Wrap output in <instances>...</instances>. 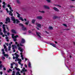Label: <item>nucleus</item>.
Wrapping results in <instances>:
<instances>
[{
	"instance_id": "nucleus-28",
	"label": "nucleus",
	"mask_w": 75,
	"mask_h": 75,
	"mask_svg": "<svg viewBox=\"0 0 75 75\" xmlns=\"http://www.w3.org/2000/svg\"><path fill=\"white\" fill-rule=\"evenodd\" d=\"M29 21H27V22H26L25 24L26 25H28V23H29Z\"/></svg>"
},
{
	"instance_id": "nucleus-57",
	"label": "nucleus",
	"mask_w": 75,
	"mask_h": 75,
	"mask_svg": "<svg viewBox=\"0 0 75 75\" xmlns=\"http://www.w3.org/2000/svg\"><path fill=\"white\" fill-rule=\"evenodd\" d=\"M17 1L18 3H20V1H19L17 0Z\"/></svg>"
},
{
	"instance_id": "nucleus-64",
	"label": "nucleus",
	"mask_w": 75,
	"mask_h": 75,
	"mask_svg": "<svg viewBox=\"0 0 75 75\" xmlns=\"http://www.w3.org/2000/svg\"><path fill=\"white\" fill-rule=\"evenodd\" d=\"M3 33H0V35H3Z\"/></svg>"
},
{
	"instance_id": "nucleus-7",
	"label": "nucleus",
	"mask_w": 75,
	"mask_h": 75,
	"mask_svg": "<svg viewBox=\"0 0 75 75\" xmlns=\"http://www.w3.org/2000/svg\"><path fill=\"white\" fill-rule=\"evenodd\" d=\"M53 8V9H54V11H57V12H59V9L55 7H54Z\"/></svg>"
},
{
	"instance_id": "nucleus-49",
	"label": "nucleus",
	"mask_w": 75,
	"mask_h": 75,
	"mask_svg": "<svg viewBox=\"0 0 75 75\" xmlns=\"http://www.w3.org/2000/svg\"><path fill=\"white\" fill-rule=\"evenodd\" d=\"M0 74L1 75H2L3 74V72L2 71H0Z\"/></svg>"
},
{
	"instance_id": "nucleus-2",
	"label": "nucleus",
	"mask_w": 75,
	"mask_h": 75,
	"mask_svg": "<svg viewBox=\"0 0 75 75\" xmlns=\"http://www.w3.org/2000/svg\"><path fill=\"white\" fill-rule=\"evenodd\" d=\"M25 42V39L23 38H22L21 39V43H20V45L21 46H23L24 45H23L21 44H24Z\"/></svg>"
},
{
	"instance_id": "nucleus-32",
	"label": "nucleus",
	"mask_w": 75,
	"mask_h": 75,
	"mask_svg": "<svg viewBox=\"0 0 75 75\" xmlns=\"http://www.w3.org/2000/svg\"><path fill=\"white\" fill-rule=\"evenodd\" d=\"M15 75V71H13V74H12V75Z\"/></svg>"
},
{
	"instance_id": "nucleus-56",
	"label": "nucleus",
	"mask_w": 75,
	"mask_h": 75,
	"mask_svg": "<svg viewBox=\"0 0 75 75\" xmlns=\"http://www.w3.org/2000/svg\"><path fill=\"white\" fill-rule=\"evenodd\" d=\"M15 58H16V57L14 56L13 57V59H15Z\"/></svg>"
},
{
	"instance_id": "nucleus-40",
	"label": "nucleus",
	"mask_w": 75,
	"mask_h": 75,
	"mask_svg": "<svg viewBox=\"0 0 75 75\" xmlns=\"http://www.w3.org/2000/svg\"><path fill=\"white\" fill-rule=\"evenodd\" d=\"M14 36V34H12V38H13V36Z\"/></svg>"
},
{
	"instance_id": "nucleus-27",
	"label": "nucleus",
	"mask_w": 75,
	"mask_h": 75,
	"mask_svg": "<svg viewBox=\"0 0 75 75\" xmlns=\"http://www.w3.org/2000/svg\"><path fill=\"white\" fill-rule=\"evenodd\" d=\"M17 60L18 61H19V62H21V59H20L19 58Z\"/></svg>"
},
{
	"instance_id": "nucleus-26",
	"label": "nucleus",
	"mask_w": 75,
	"mask_h": 75,
	"mask_svg": "<svg viewBox=\"0 0 75 75\" xmlns=\"http://www.w3.org/2000/svg\"><path fill=\"white\" fill-rule=\"evenodd\" d=\"M39 12H40V13H45V11H39Z\"/></svg>"
},
{
	"instance_id": "nucleus-6",
	"label": "nucleus",
	"mask_w": 75,
	"mask_h": 75,
	"mask_svg": "<svg viewBox=\"0 0 75 75\" xmlns=\"http://www.w3.org/2000/svg\"><path fill=\"white\" fill-rule=\"evenodd\" d=\"M43 7L45 9H48V10H50V7L44 5Z\"/></svg>"
},
{
	"instance_id": "nucleus-14",
	"label": "nucleus",
	"mask_w": 75,
	"mask_h": 75,
	"mask_svg": "<svg viewBox=\"0 0 75 75\" xmlns=\"http://www.w3.org/2000/svg\"><path fill=\"white\" fill-rule=\"evenodd\" d=\"M11 31L13 33H14V34H16V31L13 29H12L11 30Z\"/></svg>"
},
{
	"instance_id": "nucleus-60",
	"label": "nucleus",
	"mask_w": 75,
	"mask_h": 75,
	"mask_svg": "<svg viewBox=\"0 0 75 75\" xmlns=\"http://www.w3.org/2000/svg\"><path fill=\"white\" fill-rule=\"evenodd\" d=\"M7 72H8V73H10V70H7Z\"/></svg>"
},
{
	"instance_id": "nucleus-44",
	"label": "nucleus",
	"mask_w": 75,
	"mask_h": 75,
	"mask_svg": "<svg viewBox=\"0 0 75 75\" xmlns=\"http://www.w3.org/2000/svg\"><path fill=\"white\" fill-rule=\"evenodd\" d=\"M15 65L16 67H18V64H15Z\"/></svg>"
},
{
	"instance_id": "nucleus-52",
	"label": "nucleus",
	"mask_w": 75,
	"mask_h": 75,
	"mask_svg": "<svg viewBox=\"0 0 75 75\" xmlns=\"http://www.w3.org/2000/svg\"><path fill=\"white\" fill-rule=\"evenodd\" d=\"M2 54H4H4H5V52H3Z\"/></svg>"
},
{
	"instance_id": "nucleus-61",
	"label": "nucleus",
	"mask_w": 75,
	"mask_h": 75,
	"mask_svg": "<svg viewBox=\"0 0 75 75\" xmlns=\"http://www.w3.org/2000/svg\"><path fill=\"white\" fill-rule=\"evenodd\" d=\"M6 40H7V39H8V37H6Z\"/></svg>"
},
{
	"instance_id": "nucleus-62",
	"label": "nucleus",
	"mask_w": 75,
	"mask_h": 75,
	"mask_svg": "<svg viewBox=\"0 0 75 75\" xmlns=\"http://www.w3.org/2000/svg\"><path fill=\"white\" fill-rule=\"evenodd\" d=\"M11 66H13V63H11Z\"/></svg>"
},
{
	"instance_id": "nucleus-33",
	"label": "nucleus",
	"mask_w": 75,
	"mask_h": 75,
	"mask_svg": "<svg viewBox=\"0 0 75 75\" xmlns=\"http://www.w3.org/2000/svg\"><path fill=\"white\" fill-rule=\"evenodd\" d=\"M15 38H17L18 37V35H16L15 37H14Z\"/></svg>"
},
{
	"instance_id": "nucleus-3",
	"label": "nucleus",
	"mask_w": 75,
	"mask_h": 75,
	"mask_svg": "<svg viewBox=\"0 0 75 75\" xmlns=\"http://www.w3.org/2000/svg\"><path fill=\"white\" fill-rule=\"evenodd\" d=\"M11 18L12 21H13V23H14L15 24L16 23V18L12 16L11 17Z\"/></svg>"
},
{
	"instance_id": "nucleus-12",
	"label": "nucleus",
	"mask_w": 75,
	"mask_h": 75,
	"mask_svg": "<svg viewBox=\"0 0 75 75\" xmlns=\"http://www.w3.org/2000/svg\"><path fill=\"white\" fill-rule=\"evenodd\" d=\"M58 18V16H54L53 17V20H56V19Z\"/></svg>"
},
{
	"instance_id": "nucleus-47",
	"label": "nucleus",
	"mask_w": 75,
	"mask_h": 75,
	"mask_svg": "<svg viewBox=\"0 0 75 75\" xmlns=\"http://www.w3.org/2000/svg\"><path fill=\"white\" fill-rule=\"evenodd\" d=\"M63 25H64V26L65 27H67V25L65 24H63Z\"/></svg>"
},
{
	"instance_id": "nucleus-37",
	"label": "nucleus",
	"mask_w": 75,
	"mask_h": 75,
	"mask_svg": "<svg viewBox=\"0 0 75 75\" xmlns=\"http://www.w3.org/2000/svg\"><path fill=\"white\" fill-rule=\"evenodd\" d=\"M15 58H16V60H17L18 59V57L16 56L15 57Z\"/></svg>"
},
{
	"instance_id": "nucleus-38",
	"label": "nucleus",
	"mask_w": 75,
	"mask_h": 75,
	"mask_svg": "<svg viewBox=\"0 0 75 75\" xmlns=\"http://www.w3.org/2000/svg\"><path fill=\"white\" fill-rule=\"evenodd\" d=\"M2 4H4V5H6V3H5V2H4V1L3 2Z\"/></svg>"
},
{
	"instance_id": "nucleus-63",
	"label": "nucleus",
	"mask_w": 75,
	"mask_h": 75,
	"mask_svg": "<svg viewBox=\"0 0 75 75\" xmlns=\"http://www.w3.org/2000/svg\"><path fill=\"white\" fill-rule=\"evenodd\" d=\"M15 44L16 45L18 44V42H15Z\"/></svg>"
},
{
	"instance_id": "nucleus-55",
	"label": "nucleus",
	"mask_w": 75,
	"mask_h": 75,
	"mask_svg": "<svg viewBox=\"0 0 75 75\" xmlns=\"http://www.w3.org/2000/svg\"><path fill=\"white\" fill-rule=\"evenodd\" d=\"M2 51H3V52L4 51V49H2Z\"/></svg>"
},
{
	"instance_id": "nucleus-16",
	"label": "nucleus",
	"mask_w": 75,
	"mask_h": 75,
	"mask_svg": "<svg viewBox=\"0 0 75 75\" xmlns=\"http://www.w3.org/2000/svg\"><path fill=\"white\" fill-rule=\"evenodd\" d=\"M28 67L29 68H31V63L29 62L28 64Z\"/></svg>"
},
{
	"instance_id": "nucleus-39",
	"label": "nucleus",
	"mask_w": 75,
	"mask_h": 75,
	"mask_svg": "<svg viewBox=\"0 0 75 75\" xmlns=\"http://www.w3.org/2000/svg\"><path fill=\"white\" fill-rule=\"evenodd\" d=\"M28 32L29 33H32V31H31L30 30H29Z\"/></svg>"
},
{
	"instance_id": "nucleus-45",
	"label": "nucleus",
	"mask_w": 75,
	"mask_h": 75,
	"mask_svg": "<svg viewBox=\"0 0 75 75\" xmlns=\"http://www.w3.org/2000/svg\"><path fill=\"white\" fill-rule=\"evenodd\" d=\"M11 6H10V5H7V7H10Z\"/></svg>"
},
{
	"instance_id": "nucleus-59",
	"label": "nucleus",
	"mask_w": 75,
	"mask_h": 75,
	"mask_svg": "<svg viewBox=\"0 0 75 75\" xmlns=\"http://www.w3.org/2000/svg\"><path fill=\"white\" fill-rule=\"evenodd\" d=\"M3 23L2 22H1L0 23V24L1 25H2V24H3Z\"/></svg>"
},
{
	"instance_id": "nucleus-22",
	"label": "nucleus",
	"mask_w": 75,
	"mask_h": 75,
	"mask_svg": "<svg viewBox=\"0 0 75 75\" xmlns=\"http://www.w3.org/2000/svg\"><path fill=\"white\" fill-rule=\"evenodd\" d=\"M19 25H20V26H21L22 27H24V25L22 23H18Z\"/></svg>"
},
{
	"instance_id": "nucleus-30",
	"label": "nucleus",
	"mask_w": 75,
	"mask_h": 75,
	"mask_svg": "<svg viewBox=\"0 0 75 75\" xmlns=\"http://www.w3.org/2000/svg\"><path fill=\"white\" fill-rule=\"evenodd\" d=\"M13 38L14 41H17V40L16 39V38H14V37Z\"/></svg>"
},
{
	"instance_id": "nucleus-4",
	"label": "nucleus",
	"mask_w": 75,
	"mask_h": 75,
	"mask_svg": "<svg viewBox=\"0 0 75 75\" xmlns=\"http://www.w3.org/2000/svg\"><path fill=\"white\" fill-rule=\"evenodd\" d=\"M2 28L4 30L3 32L4 33H7V32L6 31V28L5 27V25L3 24L2 25Z\"/></svg>"
},
{
	"instance_id": "nucleus-15",
	"label": "nucleus",
	"mask_w": 75,
	"mask_h": 75,
	"mask_svg": "<svg viewBox=\"0 0 75 75\" xmlns=\"http://www.w3.org/2000/svg\"><path fill=\"white\" fill-rule=\"evenodd\" d=\"M50 45H52L53 47H56V46H55V44H53L52 43H50Z\"/></svg>"
},
{
	"instance_id": "nucleus-29",
	"label": "nucleus",
	"mask_w": 75,
	"mask_h": 75,
	"mask_svg": "<svg viewBox=\"0 0 75 75\" xmlns=\"http://www.w3.org/2000/svg\"><path fill=\"white\" fill-rule=\"evenodd\" d=\"M16 21L17 23H20V22L18 21V20L16 19Z\"/></svg>"
},
{
	"instance_id": "nucleus-23",
	"label": "nucleus",
	"mask_w": 75,
	"mask_h": 75,
	"mask_svg": "<svg viewBox=\"0 0 75 75\" xmlns=\"http://www.w3.org/2000/svg\"><path fill=\"white\" fill-rule=\"evenodd\" d=\"M19 19L20 20H21L22 21H24V19H23L22 17H20Z\"/></svg>"
},
{
	"instance_id": "nucleus-31",
	"label": "nucleus",
	"mask_w": 75,
	"mask_h": 75,
	"mask_svg": "<svg viewBox=\"0 0 75 75\" xmlns=\"http://www.w3.org/2000/svg\"><path fill=\"white\" fill-rule=\"evenodd\" d=\"M4 49H6V48H7V47H6V45H4Z\"/></svg>"
},
{
	"instance_id": "nucleus-17",
	"label": "nucleus",
	"mask_w": 75,
	"mask_h": 75,
	"mask_svg": "<svg viewBox=\"0 0 75 75\" xmlns=\"http://www.w3.org/2000/svg\"><path fill=\"white\" fill-rule=\"evenodd\" d=\"M36 21L35 20L33 19L32 20V23L33 24H35V22Z\"/></svg>"
},
{
	"instance_id": "nucleus-5",
	"label": "nucleus",
	"mask_w": 75,
	"mask_h": 75,
	"mask_svg": "<svg viewBox=\"0 0 75 75\" xmlns=\"http://www.w3.org/2000/svg\"><path fill=\"white\" fill-rule=\"evenodd\" d=\"M36 35H37L38 36V37H39V38H41V37L40 36V35H41V33H40V32H36Z\"/></svg>"
},
{
	"instance_id": "nucleus-42",
	"label": "nucleus",
	"mask_w": 75,
	"mask_h": 75,
	"mask_svg": "<svg viewBox=\"0 0 75 75\" xmlns=\"http://www.w3.org/2000/svg\"><path fill=\"white\" fill-rule=\"evenodd\" d=\"M2 7L4 8H5V5H3L2 6Z\"/></svg>"
},
{
	"instance_id": "nucleus-11",
	"label": "nucleus",
	"mask_w": 75,
	"mask_h": 75,
	"mask_svg": "<svg viewBox=\"0 0 75 75\" xmlns=\"http://www.w3.org/2000/svg\"><path fill=\"white\" fill-rule=\"evenodd\" d=\"M6 21H8V23H10V19L9 18H6Z\"/></svg>"
},
{
	"instance_id": "nucleus-51",
	"label": "nucleus",
	"mask_w": 75,
	"mask_h": 75,
	"mask_svg": "<svg viewBox=\"0 0 75 75\" xmlns=\"http://www.w3.org/2000/svg\"><path fill=\"white\" fill-rule=\"evenodd\" d=\"M20 14H19V15H18L17 17L18 18L20 17Z\"/></svg>"
},
{
	"instance_id": "nucleus-48",
	"label": "nucleus",
	"mask_w": 75,
	"mask_h": 75,
	"mask_svg": "<svg viewBox=\"0 0 75 75\" xmlns=\"http://www.w3.org/2000/svg\"><path fill=\"white\" fill-rule=\"evenodd\" d=\"M18 64H19V65H21V62H18Z\"/></svg>"
},
{
	"instance_id": "nucleus-54",
	"label": "nucleus",
	"mask_w": 75,
	"mask_h": 75,
	"mask_svg": "<svg viewBox=\"0 0 75 75\" xmlns=\"http://www.w3.org/2000/svg\"><path fill=\"white\" fill-rule=\"evenodd\" d=\"M25 68H27V65L25 64Z\"/></svg>"
},
{
	"instance_id": "nucleus-8",
	"label": "nucleus",
	"mask_w": 75,
	"mask_h": 75,
	"mask_svg": "<svg viewBox=\"0 0 75 75\" xmlns=\"http://www.w3.org/2000/svg\"><path fill=\"white\" fill-rule=\"evenodd\" d=\"M53 8V9H54V11H57V12H59V9L55 7H54Z\"/></svg>"
},
{
	"instance_id": "nucleus-10",
	"label": "nucleus",
	"mask_w": 75,
	"mask_h": 75,
	"mask_svg": "<svg viewBox=\"0 0 75 75\" xmlns=\"http://www.w3.org/2000/svg\"><path fill=\"white\" fill-rule=\"evenodd\" d=\"M36 18L38 19V20H41L42 19V16H37Z\"/></svg>"
},
{
	"instance_id": "nucleus-58",
	"label": "nucleus",
	"mask_w": 75,
	"mask_h": 75,
	"mask_svg": "<svg viewBox=\"0 0 75 75\" xmlns=\"http://www.w3.org/2000/svg\"><path fill=\"white\" fill-rule=\"evenodd\" d=\"M9 71H11V72L12 71V70L11 69H9Z\"/></svg>"
},
{
	"instance_id": "nucleus-24",
	"label": "nucleus",
	"mask_w": 75,
	"mask_h": 75,
	"mask_svg": "<svg viewBox=\"0 0 75 75\" xmlns=\"http://www.w3.org/2000/svg\"><path fill=\"white\" fill-rule=\"evenodd\" d=\"M25 67H23V69H22V71H23V72H25Z\"/></svg>"
},
{
	"instance_id": "nucleus-18",
	"label": "nucleus",
	"mask_w": 75,
	"mask_h": 75,
	"mask_svg": "<svg viewBox=\"0 0 75 75\" xmlns=\"http://www.w3.org/2000/svg\"><path fill=\"white\" fill-rule=\"evenodd\" d=\"M15 69L17 70V71H20V69L18 68H17L16 67H15Z\"/></svg>"
},
{
	"instance_id": "nucleus-13",
	"label": "nucleus",
	"mask_w": 75,
	"mask_h": 75,
	"mask_svg": "<svg viewBox=\"0 0 75 75\" xmlns=\"http://www.w3.org/2000/svg\"><path fill=\"white\" fill-rule=\"evenodd\" d=\"M22 30H23V31H25L27 30V28L24 27H23L22 28Z\"/></svg>"
},
{
	"instance_id": "nucleus-9",
	"label": "nucleus",
	"mask_w": 75,
	"mask_h": 75,
	"mask_svg": "<svg viewBox=\"0 0 75 75\" xmlns=\"http://www.w3.org/2000/svg\"><path fill=\"white\" fill-rule=\"evenodd\" d=\"M36 24L37 25L38 27L40 28H41V24H38V23H36Z\"/></svg>"
},
{
	"instance_id": "nucleus-20",
	"label": "nucleus",
	"mask_w": 75,
	"mask_h": 75,
	"mask_svg": "<svg viewBox=\"0 0 75 75\" xmlns=\"http://www.w3.org/2000/svg\"><path fill=\"white\" fill-rule=\"evenodd\" d=\"M61 53L62 55H65V53H64V51H61Z\"/></svg>"
},
{
	"instance_id": "nucleus-1",
	"label": "nucleus",
	"mask_w": 75,
	"mask_h": 75,
	"mask_svg": "<svg viewBox=\"0 0 75 75\" xmlns=\"http://www.w3.org/2000/svg\"><path fill=\"white\" fill-rule=\"evenodd\" d=\"M17 46L18 47V50H19L21 52H23V49L21 47H20V45L19 44H17Z\"/></svg>"
},
{
	"instance_id": "nucleus-25",
	"label": "nucleus",
	"mask_w": 75,
	"mask_h": 75,
	"mask_svg": "<svg viewBox=\"0 0 75 75\" xmlns=\"http://www.w3.org/2000/svg\"><path fill=\"white\" fill-rule=\"evenodd\" d=\"M4 57H8L9 55H8V54H4Z\"/></svg>"
},
{
	"instance_id": "nucleus-36",
	"label": "nucleus",
	"mask_w": 75,
	"mask_h": 75,
	"mask_svg": "<svg viewBox=\"0 0 75 75\" xmlns=\"http://www.w3.org/2000/svg\"><path fill=\"white\" fill-rule=\"evenodd\" d=\"M16 57H19V55L18 54H16Z\"/></svg>"
},
{
	"instance_id": "nucleus-41",
	"label": "nucleus",
	"mask_w": 75,
	"mask_h": 75,
	"mask_svg": "<svg viewBox=\"0 0 75 75\" xmlns=\"http://www.w3.org/2000/svg\"><path fill=\"white\" fill-rule=\"evenodd\" d=\"M2 59H3H3H5V57H2Z\"/></svg>"
},
{
	"instance_id": "nucleus-19",
	"label": "nucleus",
	"mask_w": 75,
	"mask_h": 75,
	"mask_svg": "<svg viewBox=\"0 0 75 75\" xmlns=\"http://www.w3.org/2000/svg\"><path fill=\"white\" fill-rule=\"evenodd\" d=\"M2 67L3 68L4 67V66L1 64L0 65V69H1V68H2Z\"/></svg>"
},
{
	"instance_id": "nucleus-43",
	"label": "nucleus",
	"mask_w": 75,
	"mask_h": 75,
	"mask_svg": "<svg viewBox=\"0 0 75 75\" xmlns=\"http://www.w3.org/2000/svg\"><path fill=\"white\" fill-rule=\"evenodd\" d=\"M56 6H58V7H61V6H59V5H56Z\"/></svg>"
},
{
	"instance_id": "nucleus-53",
	"label": "nucleus",
	"mask_w": 75,
	"mask_h": 75,
	"mask_svg": "<svg viewBox=\"0 0 75 75\" xmlns=\"http://www.w3.org/2000/svg\"><path fill=\"white\" fill-rule=\"evenodd\" d=\"M3 69L4 71H6V68H5V67H4L3 68Z\"/></svg>"
},
{
	"instance_id": "nucleus-46",
	"label": "nucleus",
	"mask_w": 75,
	"mask_h": 75,
	"mask_svg": "<svg viewBox=\"0 0 75 75\" xmlns=\"http://www.w3.org/2000/svg\"><path fill=\"white\" fill-rule=\"evenodd\" d=\"M6 45L7 46H8V43H5Z\"/></svg>"
},
{
	"instance_id": "nucleus-34",
	"label": "nucleus",
	"mask_w": 75,
	"mask_h": 75,
	"mask_svg": "<svg viewBox=\"0 0 75 75\" xmlns=\"http://www.w3.org/2000/svg\"><path fill=\"white\" fill-rule=\"evenodd\" d=\"M46 1L48 2V3H50V2H51V1L50 0H46Z\"/></svg>"
},
{
	"instance_id": "nucleus-35",
	"label": "nucleus",
	"mask_w": 75,
	"mask_h": 75,
	"mask_svg": "<svg viewBox=\"0 0 75 75\" xmlns=\"http://www.w3.org/2000/svg\"><path fill=\"white\" fill-rule=\"evenodd\" d=\"M11 13H12V12H11V11H9V15H10V14H11Z\"/></svg>"
},
{
	"instance_id": "nucleus-21",
	"label": "nucleus",
	"mask_w": 75,
	"mask_h": 75,
	"mask_svg": "<svg viewBox=\"0 0 75 75\" xmlns=\"http://www.w3.org/2000/svg\"><path fill=\"white\" fill-rule=\"evenodd\" d=\"M49 30H52L53 29V28L52 26H50L49 28Z\"/></svg>"
},
{
	"instance_id": "nucleus-50",
	"label": "nucleus",
	"mask_w": 75,
	"mask_h": 75,
	"mask_svg": "<svg viewBox=\"0 0 75 75\" xmlns=\"http://www.w3.org/2000/svg\"><path fill=\"white\" fill-rule=\"evenodd\" d=\"M10 16H13V13H11L10 14Z\"/></svg>"
}]
</instances>
